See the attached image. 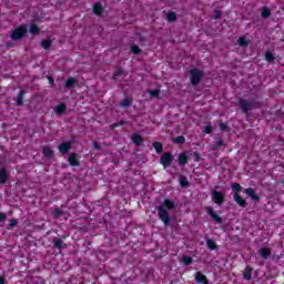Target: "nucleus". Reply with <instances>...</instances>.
<instances>
[{"instance_id":"1","label":"nucleus","mask_w":284,"mask_h":284,"mask_svg":"<svg viewBox=\"0 0 284 284\" xmlns=\"http://www.w3.org/2000/svg\"><path fill=\"white\" fill-rule=\"evenodd\" d=\"M174 207H176V203H174L172 200H164L163 203L158 207V216L166 227L170 225L169 212L174 210Z\"/></svg>"},{"instance_id":"2","label":"nucleus","mask_w":284,"mask_h":284,"mask_svg":"<svg viewBox=\"0 0 284 284\" xmlns=\"http://www.w3.org/2000/svg\"><path fill=\"white\" fill-rule=\"evenodd\" d=\"M239 105H240L243 114H247L250 112V110H256V108H258V102H256L254 100L240 99Z\"/></svg>"},{"instance_id":"3","label":"nucleus","mask_w":284,"mask_h":284,"mask_svg":"<svg viewBox=\"0 0 284 284\" xmlns=\"http://www.w3.org/2000/svg\"><path fill=\"white\" fill-rule=\"evenodd\" d=\"M190 74L192 85H199V83H201V79H203V71L199 69H192Z\"/></svg>"},{"instance_id":"4","label":"nucleus","mask_w":284,"mask_h":284,"mask_svg":"<svg viewBox=\"0 0 284 284\" xmlns=\"http://www.w3.org/2000/svg\"><path fill=\"white\" fill-rule=\"evenodd\" d=\"M211 197H212L213 203H215L219 206H221V205H223V203H225V195H223V193H221L216 190H213L211 192Z\"/></svg>"},{"instance_id":"5","label":"nucleus","mask_w":284,"mask_h":284,"mask_svg":"<svg viewBox=\"0 0 284 284\" xmlns=\"http://www.w3.org/2000/svg\"><path fill=\"white\" fill-rule=\"evenodd\" d=\"M26 32H28V29H26V27H19L18 29H16L11 34L12 41H19V39H23V37H26Z\"/></svg>"},{"instance_id":"6","label":"nucleus","mask_w":284,"mask_h":284,"mask_svg":"<svg viewBox=\"0 0 284 284\" xmlns=\"http://www.w3.org/2000/svg\"><path fill=\"white\" fill-rule=\"evenodd\" d=\"M172 161H174V158L170 153H164L160 158V163L163 165V168H170V165H172Z\"/></svg>"},{"instance_id":"7","label":"nucleus","mask_w":284,"mask_h":284,"mask_svg":"<svg viewBox=\"0 0 284 284\" xmlns=\"http://www.w3.org/2000/svg\"><path fill=\"white\" fill-rule=\"evenodd\" d=\"M206 212L211 216L212 221L219 224L223 223V217L216 214V212H214V209H212V206H207Z\"/></svg>"},{"instance_id":"8","label":"nucleus","mask_w":284,"mask_h":284,"mask_svg":"<svg viewBox=\"0 0 284 284\" xmlns=\"http://www.w3.org/2000/svg\"><path fill=\"white\" fill-rule=\"evenodd\" d=\"M53 247H55V250H59V252H62V250H65V247H68V245H65V243H63V240L55 237L53 239Z\"/></svg>"},{"instance_id":"9","label":"nucleus","mask_w":284,"mask_h":284,"mask_svg":"<svg viewBox=\"0 0 284 284\" xmlns=\"http://www.w3.org/2000/svg\"><path fill=\"white\" fill-rule=\"evenodd\" d=\"M233 199L235 203L240 205V207H247V202L245 201V199L241 197L239 193H234Z\"/></svg>"},{"instance_id":"10","label":"nucleus","mask_w":284,"mask_h":284,"mask_svg":"<svg viewBox=\"0 0 284 284\" xmlns=\"http://www.w3.org/2000/svg\"><path fill=\"white\" fill-rule=\"evenodd\" d=\"M195 282L200 284H210V282H207V276L201 272L195 273Z\"/></svg>"},{"instance_id":"11","label":"nucleus","mask_w":284,"mask_h":284,"mask_svg":"<svg viewBox=\"0 0 284 284\" xmlns=\"http://www.w3.org/2000/svg\"><path fill=\"white\" fill-rule=\"evenodd\" d=\"M71 148L72 144L70 142H63L59 145V152H61V154H68Z\"/></svg>"},{"instance_id":"12","label":"nucleus","mask_w":284,"mask_h":284,"mask_svg":"<svg viewBox=\"0 0 284 284\" xmlns=\"http://www.w3.org/2000/svg\"><path fill=\"white\" fill-rule=\"evenodd\" d=\"M42 154L45 156V159H54V151L50 149V146H43Z\"/></svg>"},{"instance_id":"13","label":"nucleus","mask_w":284,"mask_h":284,"mask_svg":"<svg viewBox=\"0 0 284 284\" xmlns=\"http://www.w3.org/2000/svg\"><path fill=\"white\" fill-rule=\"evenodd\" d=\"M260 256H262V258H270V256H272V250H270L268 247H263L260 248L258 251Z\"/></svg>"},{"instance_id":"14","label":"nucleus","mask_w":284,"mask_h":284,"mask_svg":"<svg viewBox=\"0 0 284 284\" xmlns=\"http://www.w3.org/2000/svg\"><path fill=\"white\" fill-rule=\"evenodd\" d=\"M69 163H70V165H72V168H78V165H79V155H77V153H72L69 156Z\"/></svg>"},{"instance_id":"15","label":"nucleus","mask_w":284,"mask_h":284,"mask_svg":"<svg viewBox=\"0 0 284 284\" xmlns=\"http://www.w3.org/2000/svg\"><path fill=\"white\" fill-rule=\"evenodd\" d=\"M245 194H247V196H250V199H252L253 201H258V195L256 194V192L254 191V189L252 187H248V189H245Z\"/></svg>"},{"instance_id":"16","label":"nucleus","mask_w":284,"mask_h":284,"mask_svg":"<svg viewBox=\"0 0 284 284\" xmlns=\"http://www.w3.org/2000/svg\"><path fill=\"white\" fill-rule=\"evenodd\" d=\"M8 181V171L6 169H0V185L6 184Z\"/></svg>"},{"instance_id":"17","label":"nucleus","mask_w":284,"mask_h":284,"mask_svg":"<svg viewBox=\"0 0 284 284\" xmlns=\"http://www.w3.org/2000/svg\"><path fill=\"white\" fill-rule=\"evenodd\" d=\"M187 159H189L187 153L185 152L181 153L178 158L179 165H182V166L185 165L187 163Z\"/></svg>"},{"instance_id":"18","label":"nucleus","mask_w":284,"mask_h":284,"mask_svg":"<svg viewBox=\"0 0 284 284\" xmlns=\"http://www.w3.org/2000/svg\"><path fill=\"white\" fill-rule=\"evenodd\" d=\"M77 85V79L74 78H68L67 81H65V88L68 90L74 88Z\"/></svg>"},{"instance_id":"19","label":"nucleus","mask_w":284,"mask_h":284,"mask_svg":"<svg viewBox=\"0 0 284 284\" xmlns=\"http://www.w3.org/2000/svg\"><path fill=\"white\" fill-rule=\"evenodd\" d=\"M132 141H133V143H134L135 145H142V143H143V138H142L140 134H138V133H133V135H132Z\"/></svg>"},{"instance_id":"20","label":"nucleus","mask_w":284,"mask_h":284,"mask_svg":"<svg viewBox=\"0 0 284 284\" xmlns=\"http://www.w3.org/2000/svg\"><path fill=\"white\" fill-rule=\"evenodd\" d=\"M93 12L94 14H103V6H101V2L93 4Z\"/></svg>"},{"instance_id":"21","label":"nucleus","mask_w":284,"mask_h":284,"mask_svg":"<svg viewBox=\"0 0 284 284\" xmlns=\"http://www.w3.org/2000/svg\"><path fill=\"white\" fill-rule=\"evenodd\" d=\"M67 109L68 106L65 105V103H61L55 106V113L63 114V112H65Z\"/></svg>"},{"instance_id":"22","label":"nucleus","mask_w":284,"mask_h":284,"mask_svg":"<svg viewBox=\"0 0 284 284\" xmlns=\"http://www.w3.org/2000/svg\"><path fill=\"white\" fill-rule=\"evenodd\" d=\"M29 32L31 34H39V32H41V29H39V27L37 24H31L30 28H29Z\"/></svg>"},{"instance_id":"23","label":"nucleus","mask_w":284,"mask_h":284,"mask_svg":"<svg viewBox=\"0 0 284 284\" xmlns=\"http://www.w3.org/2000/svg\"><path fill=\"white\" fill-rule=\"evenodd\" d=\"M153 148L156 154H161V152H163V144L161 142H154Z\"/></svg>"},{"instance_id":"24","label":"nucleus","mask_w":284,"mask_h":284,"mask_svg":"<svg viewBox=\"0 0 284 284\" xmlns=\"http://www.w3.org/2000/svg\"><path fill=\"white\" fill-rule=\"evenodd\" d=\"M245 281H252V267L247 266L244 272Z\"/></svg>"},{"instance_id":"25","label":"nucleus","mask_w":284,"mask_h":284,"mask_svg":"<svg viewBox=\"0 0 284 284\" xmlns=\"http://www.w3.org/2000/svg\"><path fill=\"white\" fill-rule=\"evenodd\" d=\"M23 94H26V92L23 90H21L18 93L17 105H19V106L23 105Z\"/></svg>"},{"instance_id":"26","label":"nucleus","mask_w":284,"mask_h":284,"mask_svg":"<svg viewBox=\"0 0 284 284\" xmlns=\"http://www.w3.org/2000/svg\"><path fill=\"white\" fill-rule=\"evenodd\" d=\"M41 45L44 50H49V48L52 45V40H50V39L42 40Z\"/></svg>"},{"instance_id":"27","label":"nucleus","mask_w":284,"mask_h":284,"mask_svg":"<svg viewBox=\"0 0 284 284\" xmlns=\"http://www.w3.org/2000/svg\"><path fill=\"white\" fill-rule=\"evenodd\" d=\"M225 145V142L223 140H219L212 145V150H221Z\"/></svg>"},{"instance_id":"28","label":"nucleus","mask_w":284,"mask_h":284,"mask_svg":"<svg viewBox=\"0 0 284 284\" xmlns=\"http://www.w3.org/2000/svg\"><path fill=\"white\" fill-rule=\"evenodd\" d=\"M237 43H239V45H241V48H245V47L250 45V43L247 42V40L244 37L239 38Z\"/></svg>"},{"instance_id":"29","label":"nucleus","mask_w":284,"mask_h":284,"mask_svg":"<svg viewBox=\"0 0 284 284\" xmlns=\"http://www.w3.org/2000/svg\"><path fill=\"white\" fill-rule=\"evenodd\" d=\"M120 105H121V108H130V105H132V101L130 99L125 98L124 100H122L120 102Z\"/></svg>"},{"instance_id":"30","label":"nucleus","mask_w":284,"mask_h":284,"mask_svg":"<svg viewBox=\"0 0 284 284\" xmlns=\"http://www.w3.org/2000/svg\"><path fill=\"white\" fill-rule=\"evenodd\" d=\"M206 247H209V250H216V242L210 239L206 240Z\"/></svg>"},{"instance_id":"31","label":"nucleus","mask_w":284,"mask_h":284,"mask_svg":"<svg viewBox=\"0 0 284 284\" xmlns=\"http://www.w3.org/2000/svg\"><path fill=\"white\" fill-rule=\"evenodd\" d=\"M173 141H174V143H176L178 145H183V143H185V136L179 135V136H176Z\"/></svg>"},{"instance_id":"32","label":"nucleus","mask_w":284,"mask_h":284,"mask_svg":"<svg viewBox=\"0 0 284 284\" xmlns=\"http://www.w3.org/2000/svg\"><path fill=\"white\" fill-rule=\"evenodd\" d=\"M231 187H232L233 192H235V194H239V192H241V190H243V187L239 183H233L231 185Z\"/></svg>"},{"instance_id":"33","label":"nucleus","mask_w":284,"mask_h":284,"mask_svg":"<svg viewBox=\"0 0 284 284\" xmlns=\"http://www.w3.org/2000/svg\"><path fill=\"white\" fill-rule=\"evenodd\" d=\"M180 184L182 187H187L190 185V182L187 181V178L181 176L180 178Z\"/></svg>"},{"instance_id":"34","label":"nucleus","mask_w":284,"mask_h":284,"mask_svg":"<svg viewBox=\"0 0 284 284\" xmlns=\"http://www.w3.org/2000/svg\"><path fill=\"white\" fill-rule=\"evenodd\" d=\"M193 262H194V260L190 256H183V258H182V263L184 265H192Z\"/></svg>"},{"instance_id":"35","label":"nucleus","mask_w":284,"mask_h":284,"mask_svg":"<svg viewBox=\"0 0 284 284\" xmlns=\"http://www.w3.org/2000/svg\"><path fill=\"white\" fill-rule=\"evenodd\" d=\"M265 59H266V61H268V63H272V61H274V53H272V51H267L266 53H265Z\"/></svg>"},{"instance_id":"36","label":"nucleus","mask_w":284,"mask_h":284,"mask_svg":"<svg viewBox=\"0 0 284 284\" xmlns=\"http://www.w3.org/2000/svg\"><path fill=\"white\" fill-rule=\"evenodd\" d=\"M168 21H170L171 23L176 21V13L175 12H169Z\"/></svg>"},{"instance_id":"37","label":"nucleus","mask_w":284,"mask_h":284,"mask_svg":"<svg viewBox=\"0 0 284 284\" xmlns=\"http://www.w3.org/2000/svg\"><path fill=\"white\" fill-rule=\"evenodd\" d=\"M131 52L133 54H141V48H139V45H132L131 47Z\"/></svg>"},{"instance_id":"38","label":"nucleus","mask_w":284,"mask_h":284,"mask_svg":"<svg viewBox=\"0 0 284 284\" xmlns=\"http://www.w3.org/2000/svg\"><path fill=\"white\" fill-rule=\"evenodd\" d=\"M271 14H272V11H270V9H264L262 11L263 19H267L268 17H271Z\"/></svg>"},{"instance_id":"39","label":"nucleus","mask_w":284,"mask_h":284,"mask_svg":"<svg viewBox=\"0 0 284 284\" xmlns=\"http://www.w3.org/2000/svg\"><path fill=\"white\" fill-rule=\"evenodd\" d=\"M123 74L122 69H118L115 70V72L113 73V79H119V77H121Z\"/></svg>"},{"instance_id":"40","label":"nucleus","mask_w":284,"mask_h":284,"mask_svg":"<svg viewBox=\"0 0 284 284\" xmlns=\"http://www.w3.org/2000/svg\"><path fill=\"white\" fill-rule=\"evenodd\" d=\"M17 223H18V221L16 219L11 220L7 230H13V227L17 225Z\"/></svg>"},{"instance_id":"41","label":"nucleus","mask_w":284,"mask_h":284,"mask_svg":"<svg viewBox=\"0 0 284 284\" xmlns=\"http://www.w3.org/2000/svg\"><path fill=\"white\" fill-rule=\"evenodd\" d=\"M63 214V212L60 209H55L53 212V216L55 219H59V216H61Z\"/></svg>"},{"instance_id":"42","label":"nucleus","mask_w":284,"mask_h":284,"mask_svg":"<svg viewBox=\"0 0 284 284\" xmlns=\"http://www.w3.org/2000/svg\"><path fill=\"white\" fill-rule=\"evenodd\" d=\"M204 132H205V134H212V126L211 125H206L204 128Z\"/></svg>"},{"instance_id":"43","label":"nucleus","mask_w":284,"mask_h":284,"mask_svg":"<svg viewBox=\"0 0 284 284\" xmlns=\"http://www.w3.org/2000/svg\"><path fill=\"white\" fill-rule=\"evenodd\" d=\"M149 93L151 97H159V90H151Z\"/></svg>"},{"instance_id":"44","label":"nucleus","mask_w":284,"mask_h":284,"mask_svg":"<svg viewBox=\"0 0 284 284\" xmlns=\"http://www.w3.org/2000/svg\"><path fill=\"white\" fill-rule=\"evenodd\" d=\"M121 125H125V122H123V121H120V122H115V123H113V128H119V126H121Z\"/></svg>"},{"instance_id":"45","label":"nucleus","mask_w":284,"mask_h":284,"mask_svg":"<svg viewBox=\"0 0 284 284\" xmlns=\"http://www.w3.org/2000/svg\"><path fill=\"white\" fill-rule=\"evenodd\" d=\"M194 159L199 163V161H201V154L199 152H194Z\"/></svg>"},{"instance_id":"46","label":"nucleus","mask_w":284,"mask_h":284,"mask_svg":"<svg viewBox=\"0 0 284 284\" xmlns=\"http://www.w3.org/2000/svg\"><path fill=\"white\" fill-rule=\"evenodd\" d=\"M220 130H222L223 132H225V130H227V124H225V123H220Z\"/></svg>"},{"instance_id":"47","label":"nucleus","mask_w":284,"mask_h":284,"mask_svg":"<svg viewBox=\"0 0 284 284\" xmlns=\"http://www.w3.org/2000/svg\"><path fill=\"white\" fill-rule=\"evenodd\" d=\"M94 150H101V144L99 142H93Z\"/></svg>"},{"instance_id":"48","label":"nucleus","mask_w":284,"mask_h":284,"mask_svg":"<svg viewBox=\"0 0 284 284\" xmlns=\"http://www.w3.org/2000/svg\"><path fill=\"white\" fill-rule=\"evenodd\" d=\"M48 80L50 85H54V79H52V77L48 75Z\"/></svg>"},{"instance_id":"49","label":"nucleus","mask_w":284,"mask_h":284,"mask_svg":"<svg viewBox=\"0 0 284 284\" xmlns=\"http://www.w3.org/2000/svg\"><path fill=\"white\" fill-rule=\"evenodd\" d=\"M7 216L3 213H0V223H2V221H6Z\"/></svg>"},{"instance_id":"50","label":"nucleus","mask_w":284,"mask_h":284,"mask_svg":"<svg viewBox=\"0 0 284 284\" xmlns=\"http://www.w3.org/2000/svg\"><path fill=\"white\" fill-rule=\"evenodd\" d=\"M215 19H221V11H215Z\"/></svg>"},{"instance_id":"51","label":"nucleus","mask_w":284,"mask_h":284,"mask_svg":"<svg viewBox=\"0 0 284 284\" xmlns=\"http://www.w3.org/2000/svg\"><path fill=\"white\" fill-rule=\"evenodd\" d=\"M0 284H6V277L0 276Z\"/></svg>"}]
</instances>
